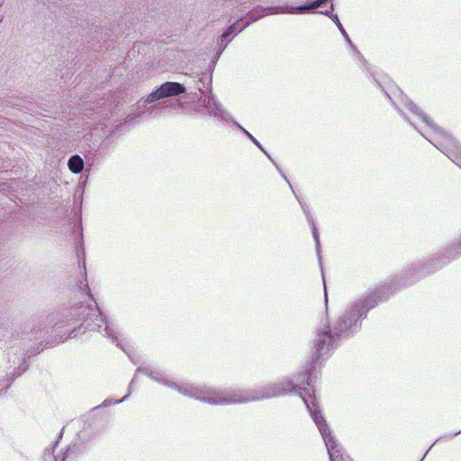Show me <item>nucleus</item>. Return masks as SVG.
<instances>
[{
    "instance_id": "nucleus-13",
    "label": "nucleus",
    "mask_w": 461,
    "mask_h": 461,
    "mask_svg": "<svg viewBox=\"0 0 461 461\" xmlns=\"http://www.w3.org/2000/svg\"><path fill=\"white\" fill-rule=\"evenodd\" d=\"M230 36V34L226 31L224 32L221 37H220V40H219V45L222 47V49H224L226 46H227V43H228V38Z\"/></svg>"
},
{
    "instance_id": "nucleus-25",
    "label": "nucleus",
    "mask_w": 461,
    "mask_h": 461,
    "mask_svg": "<svg viewBox=\"0 0 461 461\" xmlns=\"http://www.w3.org/2000/svg\"><path fill=\"white\" fill-rule=\"evenodd\" d=\"M287 184L289 186H292V184L290 183V181H287Z\"/></svg>"
},
{
    "instance_id": "nucleus-1",
    "label": "nucleus",
    "mask_w": 461,
    "mask_h": 461,
    "mask_svg": "<svg viewBox=\"0 0 461 461\" xmlns=\"http://www.w3.org/2000/svg\"><path fill=\"white\" fill-rule=\"evenodd\" d=\"M390 291V285H383L363 302L355 303L348 309L335 323L332 331L329 325L318 330L313 347V360L317 361L337 345L339 337H348L354 332L357 329V322L363 316V312L374 308L378 302L388 299L389 294L393 293Z\"/></svg>"
},
{
    "instance_id": "nucleus-8",
    "label": "nucleus",
    "mask_w": 461,
    "mask_h": 461,
    "mask_svg": "<svg viewBox=\"0 0 461 461\" xmlns=\"http://www.w3.org/2000/svg\"><path fill=\"white\" fill-rule=\"evenodd\" d=\"M407 107L409 108V110L411 112H412L413 113H416L418 116H420L422 119V121L424 122H426L427 125H429V127H431L435 130H438V128L433 125L432 122L429 119V117L424 113H422L413 102L408 101ZM438 131L441 132V130L438 129Z\"/></svg>"
},
{
    "instance_id": "nucleus-28",
    "label": "nucleus",
    "mask_w": 461,
    "mask_h": 461,
    "mask_svg": "<svg viewBox=\"0 0 461 461\" xmlns=\"http://www.w3.org/2000/svg\"><path fill=\"white\" fill-rule=\"evenodd\" d=\"M322 281H323V284L325 285L326 284L325 278H322Z\"/></svg>"
},
{
    "instance_id": "nucleus-17",
    "label": "nucleus",
    "mask_w": 461,
    "mask_h": 461,
    "mask_svg": "<svg viewBox=\"0 0 461 461\" xmlns=\"http://www.w3.org/2000/svg\"><path fill=\"white\" fill-rule=\"evenodd\" d=\"M85 290H87L86 296H87L88 298H90V299H91V301H93V298H92L91 294H89V287H88V285H85Z\"/></svg>"
},
{
    "instance_id": "nucleus-18",
    "label": "nucleus",
    "mask_w": 461,
    "mask_h": 461,
    "mask_svg": "<svg viewBox=\"0 0 461 461\" xmlns=\"http://www.w3.org/2000/svg\"><path fill=\"white\" fill-rule=\"evenodd\" d=\"M321 14H324V15H327L329 17L331 18V16L333 15L330 11H324V12H320Z\"/></svg>"
},
{
    "instance_id": "nucleus-6",
    "label": "nucleus",
    "mask_w": 461,
    "mask_h": 461,
    "mask_svg": "<svg viewBox=\"0 0 461 461\" xmlns=\"http://www.w3.org/2000/svg\"><path fill=\"white\" fill-rule=\"evenodd\" d=\"M272 8L273 7L263 8L261 6H258L254 10L248 13L247 18L249 19V21L243 26H241L240 28V32L243 31L250 23L258 21L259 18L264 17L265 15H267L268 14H276L275 13H273L274 10Z\"/></svg>"
},
{
    "instance_id": "nucleus-12",
    "label": "nucleus",
    "mask_w": 461,
    "mask_h": 461,
    "mask_svg": "<svg viewBox=\"0 0 461 461\" xmlns=\"http://www.w3.org/2000/svg\"><path fill=\"white\" fill-rule=\"evenodd\" d=\"M331 20L336 23L339 31L341 32L342 35L346 39V41L348 42V44L351 46L352 49H356L355 45L350 41L348 33L346 32L345 29L343 28L342 24L340 23L338 15H332Z\"/></svg>"
},
{
    "instance_id": "nucleus-24",
    "label": "nucleus",
    "mask_w": 461,
    "mask_h": 461,
    "mask_svg": "<svg viewBox=\"0 0 461 461\" xmlns=\"http://www.w3.org/2000/svg\"><path fill=\"white\" fill-rule=\"evenodd\" d=\"M287 184L289 186H292V184L290 183V181H287Z\"/></svg>"
},
{
    "instance_id": "nucleus-9",
    "label": "nucleus",
    "mask_w": 461,
    "mask_h": 461,
    "mask_svg": "<svg viewBox=\"0 0 461 461\" xmlns=\"http://www.w3.org/2000/svg\"><path fill=\"white\" fill-rule=\"evenodd\" d=\"M68 168L75 174H78L83 170L84 161L78 155H74L68 159Z\"/></svg>"
},
{
    "instance_id": "nucleus-21",
    "label": "nucleus",
    "mask_w": 461,
    "mask_h": 461,
    "mask_svg": "<svg viewBox=\"0 0 461 461\" xmlns=\"http://www.w3.org/2000/svg\"><path fill=\"white\" fill-rule=\"evenodd\" d=\"M75 332H76V330H72L69 336L76 337V336H77V334H76Z\"/></svg>"
},
{
    "instance_id": "nucleus-7",
    "label": "nucleus",
    "mask_w": 461,
    "mask_h": 461,
    "mask_svg": "<svg viewBox=\"0 0 461 461\" xmlns=\"http://www.w3.org/2000/svg\"><path fill=\"white\" fill-rule=\"evenodd\" d=\"M209 113L221 117L222 120H228L229 114L223 110L221 105L218 104L214 98L209 97L204 104Z\"/></svg>"
},
{
    "instance_id": "nucleus-19",
    "label": "nucleus",
    "mask_w": 461,
    "mask_h": 461,
    "mask_svg": "<svg viewBox=\"0 0 461 461\" xmlns=\"http://www.w3.org/2000/svg\"><path fill=\"white\" fill-rule=\"evenodd\" d=\"M10 384H11V382L9 380H7L6 384H5L2 389H0V393L3 391V389L9 387Z\"/></svg>"
},
{
    "instance_id": "nucleus-27",
    "label": "nucleus",
    "mask_w": 461,
    "mask_h": 461,
    "mask_svg": "<svg viewBox=\"0 0 461 461\" xmlns=\"http://www.w3.org/2000/svg\"><path fill=\"white\" fill-rule=\"evenodd\" d=\"M322 281H323V284L325 285L326 284L325 278H322Z\"/></svg>"
},
{
    "instance_id": "nucleus-5",
    "label": "nucleus",
    "mask_w": 461,
    "mask_h": 461,
    "mask_svg": "<svg viewBox=\"0 0 461 461\" xmlns=\"http://www.w3.org/2000/svg\"><path fill=\"white\" fill-rule=\"evenodd\" d=\"M275 14H304V13H311L314 9H316L314 3L312 2L307 5H303L295 7H289L288 5L285 6H273L272 8Z\"/></svg>"
},
{
    "instance_id": "nucleus-10",
    "label": "nucleus",
    "mask_w": 461,
    "mask_h": 461,
    "mask_svg": "<svg viewBox=\"0 0 461 461\" xmlns=\"http://www.w3.org/2000/svg\"><path fill=\"white\" fill-rule=\"evenodd\" d=\"M303 211L304 212L306 213L307 215V219L309 221L312 222V235H313V238H314V240H315V245H316V250H317V254H318V257H319V262H320V265H321V255H320V247H321V244H320V238H319V232H318V230L316 228V225L315 223L313 222V220H312V217L311 215L308 214V212H306L305 208H303Z\"/></svg>"
},
{
    "instance_id": "nucleus-11",
    "label": "nucleus",
    "mask_w": 461,
    "mask_h": 461,
    "mask_svg": "<svg viewBox=\"0 0 461 461\" xmlns=\"http://www.w3.org/2000/svg\"><path fill=\"white\" fill-rule=\"evenodd\" d=\"M235 124L237 125V127L241 131H243L246 136H248V138L260 149L262 150L269 159L272 160L271 157L267 153V151L264 149V148L261 146V144L248 131H246L242 126H240L239 123L235 122Z\"/></svg>"
},
{
    "instance_id": "nucleus-16",
    "label": "nucleus",
    "mask_w": 461,
    "mask_h": 461,
    "mask_svg": "<svg viewBox=\"0 0 461 461\" xmlns=\"http://www.w3.org/2000/svg\"><path fill=\"white\" fill-rule=\"evenodd\" d=\"M328 0H315L313 1L314 3V5L316 8L320 7L321 5H323L324 3H326Z\"/></svg>"
},
{
    "instance_id": "nucleus-15",
    "label": "nucleus",
    "mask_w": 461,
    "mask_h": 461,
    "mask_svg": "<svg viewBox=\"0 0 461 461\" xmlns=\"http://www.w3.org/2000/svg\"><path fill=\"white\" fill-rule=\"evenodd\" d=\"M57 444H58V442H56L52 447H47L45 449V455L51 456L54 452V449H55V447Z\"/></svg>"
},
{
    "instance_id": "nucleus-4",
    "label": "nucleus",
    "mask_w": 461,
    "mask_h": 461,
    "mask_svg": "<svg viewBox=\"0 0 461 461\" xmlns=\"http://www.w3.org/2000/svg\"><path fill=\"white\" fill-rule=\"evenodd\" d=\"M444 136L451 149L446 148V149H442V152H444L454 163L461 167V146L452 137L445 134Z\"/></svg>"
},
{
    "instance_id": "nucleus-20",
    "label": "nucleus",
    "mask_w": 461,
    "mask_h": 461,
    "mask_svg": "<svg viewBox=\"0 0 461 461\" xmlns=\"http://www.w3.org/2000/svg\"><path fill=\"white\" fill-rule=\"evenodd\" d=\"M457 249H458V252L461 253V240L459 241Z\"/></svg>"
},
{
    "instance_id": "nucleus-26",
    "label": "nucleus",
    "mask_w": 461,
    "mask_h": 461,
    "mask_svg": "<svg viewBox=\"0 0 461 461\" xmlns=\"http://www.w3.org/2000/svg\"><path fill=\"white\" fill-rule=\"evenodd\" d=\"M287 184L289 186H292V184L290 183V181H287Z\"/></svg>"
},
{
    "instance_id": "nucleus-23",
    "label": "nucleus",
    "mask_w": 461,
    "mask_h": 461,
    "mask_svg": "<svg viewBox=\"0 0 461 461\" xmlns=\"http://www.w3.org/2000/svg\"><path fill=\"white\" fill-rule=\"evenodd\" d=\"M460 433H461V430H460V431L456 432V433L453 435V437H455V436H456V435H458V434H460Z\"/></svg>"
},
{
    "instance_id": "nucleus-3",
    "label": "nucleus",
    "mask_w": 461,
    "mask_h": 461,
    "mask_svg": "<svg viewBox=\"0 0 461 461\" xmlns=\"http://www.w3.org/2000/svg\"><path fill=\"white\" fill-rule=\"evenodd\" d=\"M183 93H185V87L182 84L176 82H166L157 90L149 94L144 103L151 104L157 100L168 96L178 95Z\"/></svg>"
},
{
    "instance_id": "nucleus-14",
    "label": "nucleus",
    "mask_w": 461,
    "mask_h": 461,
    "mask_svg": "<svg viewBox=\"0 0 461 461\" xmlns=\"http://www.w3.org/2000/svg\"><path fill=\"white\" fill-rule=\"evenodd\" d=\"M239 22H236L234 23L233 24H231L228 29H227V32L232 35V34H235L236 32L238 31V25H239ZM239 32H240V29H239Z\"/></svg>"
},
{
    "instance_id": "nucleus-2",
    "label": "nucleus",
    "mask_w": 461,
    "mask_h": 461,
    "mask_svg": "<svg viewBox=\"0 0 461 461\" xmlns=\"http://www.w3.org/2000/svg\"><path fill=\"white\" fill-rule=\"evenodd\" d=\"M75 314L77 315V321H83L84 322H86L88 319L94 317L92 323L86 324V329L95 330H99L102 325L104 324V330L105 332V336L110 338L113 341L118 340L117 336L115 335V330L107 324L95 301L86 306L82 304L77 307Z\"/></svg>"
},
{
    "instance_id": "nucleus-22",
    "label": "nucleus",
    "mask_w": 461,
    "mask_h": 461,
    "mask_svg": "<svg viewBox=\"0 0 461 461\" xmlns=\"http://www.w3.org/2000/svg\"><path fill=\"white\" fill-rule=\"evenodd\" d=\"M325 303H328V296H327V293L325 292Z\"/></svg>"
}]
</instances>
